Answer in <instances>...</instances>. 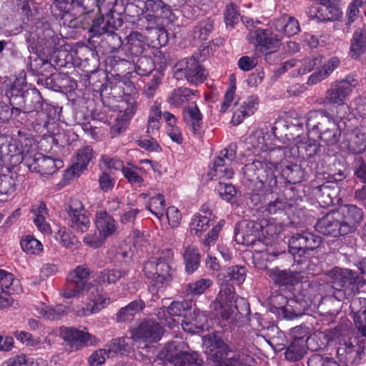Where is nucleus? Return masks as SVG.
<instances>
[{"instance_id": "nucleus-23", "label": "nucleus", "mask_w": 366, "mask_h": 366, "mask_svg": "<svg viewBox=\"0 0 366 366\" xmlns=\"http://www.w3.org/2000/svg\"><path fill=\"white\" fill-rule=\"evenodd\" d=\"M250 42L265 49L277 48L280 44V36L278 34H272L269 29H255L250 31L248 35Z\"/></svg>"}, {"instance_id": "nucleus-35", "label": "nucleus", "mask_w": 366, "mask_h": 366, "mask_svg": "<svg viewBox=\"0 0 366 366\" xmlns=\"http://www.w3.org/2000/svg\"><path fill=\"white\" fill-rule=\"evenodd\" d=\"M287 255L288 254L286 252L270 251L267 249L265 251L261 252L259 256L255 258V265L257 268L267 272V269H270L267 264L268 262L272 263L280 258L284 259Z\"/></svg>"}, {"instance_id": "nucleus-29", "label": "nucleus", "mask_w": 366, "mask_h": 366, "mask_svg": "<svg viewBox=\"0 0 366 366\" xmlns=\"http://www.w3.org/2000/svg\"><path fill=\"white\" fill-rule=\"evenodd\" d=\"M337 353L340 360L344 361L347 366H355L362 358V352L359 348L351 343H346L339 347Z\"/></svg>"}, {"instance_id": "nucleus-31", "label": "nucleus", "mask_w": 366, "mask_h": 366, "mask_svg": "<svg viewBox=\"0 0 366 366\" xmlns=\"http://www.w3.org/2000/svg\"><path fill=\"white\" fill-rule=\"evenodd\" d=\"M36 310L41 317L49 320H58L67 313L66 307L61 305L51 307L39 303L36 306Z\"/></svg>"}, {"instance_id": "nucleus-27", "label": "nucleus", "mask_w": 366, "mask_h": 366, "mask_svg": "<svg viewBox=\"0 0 366 366\" xmlns=\"http://www.w3.org/2000/svg\"><path fill=\"white\" fill-rule=\"evenodd\" d=\"M236 235L241 236L245 244L253 243L262 237V224L252 220H244Z\"/></svg>"}, {"instance_id": "nucleus-61", "label": "nucleus", "mask_w": 366, "mask_h": 366, "mask_svg": "<svg viewBox=\"0 0 366 366\" xmlns=\"http://www.w3.org/2000/svg\"><path fill=\"white\" fill-rule=\"evenodd\" d=\"M111 28L112 27L109 21H106L103 16H99L93 21L91 31L97 35H101L112 31Z\"/></svg>"}, {"instance_id": "nucleus-62", "label": "nucleus", "mask_w": 366, "mask_h": 366, "mask_svg": "<svg viewBox=\"0 0 366 366\" xmlns=\"http://www.w3.org/2000/svg\"><path fill=\"white\" fill-rule=\"evenodd\" d=\"M221 229L222 224L219 223L214 225L205 235L204 238L202 240V242L205 247L209 249L212 246H214L216 244Z\"/></svg>"}, {"instance_id": "nucleus-63", "label": "nucleus", "mask_w": 366, "mask_h": 366, "mask_svg": "<svg viewBox=\"0 0 366 366\" xmlns=\"http://www.w3.org/2000/svg\"><path fill=\"white\" fill-rule=\"evenodd\" d=\"M366 4V0H354L349 5L347 11L348 23L350 24L355 21L360 13V8Z\"/></svg>"}, {"instance_id": "nucleus-39", "label": "nucleus", "mask_w": 366, "mask_h": 366, "mask_svg": "<svg viewBox=\"0 0 366 366\" xmlns=\"http://www.w3.org/2000/svg\"><path fill=\"white\" fill-rule=\"evenodd\" d=\"M132 347L129 344V338L124 337L114 339L109 345L108 357L114 355H126L130 352Z\"/></svg>"}, {"instance_id": "nucleus-36", "label": "nucleus", "mask_w": 366, "mask_h": 366, "mask_svg": "<svg viewBox=\"0 0 366 366\" xmlns=\"http://www.w3.org/2000/svg\"><path fill=\"white\" fill-rule=\"evenodd\" d=\"M306 309V303L300 302L295 299L287 300L282 308V314L286 319L293 320L304 315Z\"/></svg>"}, {"instance_id": "nucleus-51", "label": "nucleus", "mask_w": 366, "mask_h": 366, "mask_svg": "<svg viewBox=\"0 0 366 366\" xmlns=\"http://www.w3.org/2000/svg\"><path fill=\"white\" fill-rule=\"evenodd\" d=\"M212 284L213 282L209 279H201L194 282L188 284L186 291L188 295H200L203 294L206 290L209 288Z\"/></svg>"}, {"instance_id": "nucleus-45", "label": "nucleus", "mask_w": 366, "mask_h": 366, "mask_svg": "<svg viewBox=\"0 0 366 366\" xmlns=\"http://www.w3.org/2000/svg\"><path fill=\"white\" fill-rule=\"evenodd\" d=\"M165 207L166 204L164 197L160 194H157L150 198L147 205V209L161 220L164 216Z\"/></svg>"}, {"instance_id": "nucleus-41", "label": "nucleus", "mask_w": 366, "mask_h": 366, "mask_svg": "<svg viewBox=\"0 0 366 366\" xmlns=\"http://www.w3.org/2000/svg\"><path fill=\"white\" fill-rule=\"evenodd\" d=\"M210 219L209 217L195 214L189 224V230L192 235L200 237L203 232L209 227Z\"/></svg>"}, {"instance_id": "nucleus-15", "label": "nucleus", "mask_w": 366, "mask_h": 366, "mask_svg": "<svg viewBox=\"0 0 366 366\" xmlns=\"http://www.w3.org/2000/svg\"><path fill=\"white\" fill-rule=\"evenodd\" d=\"M60 336L74 350L95 345L98 342V339L89 332L74 327L61 328Z\"/></svg>"}, {"instance_id": "nucleus-49", "label": "nucleus", "mask_w": 366, "mask_h": 366, "mask_svg": "<svg viewBox=\"0 0 366 366\" xmlns=\"http://www.w3.org/2000/svg\"><path fill=\"white\" fill-rule=\"evenodd\" d=\"M299 154L302 158H311L320 151V144L314 139H309L297 146Z\"/></svg>"}, {"instance_id": "nucleus-37", "label": "nucleus", "mask_w": 366, "mask_h": 366, "mask_svg": "<svg viewBox=\"0 0 366 366\" xmlns=\"http://www.w3.org/2000/svg\"><path fill=\"white\" fill-rule=\"evenodd\" d=\"M201 254L196 247H188L184 250V269L187 273L192 274L200 264Z\"/></svg>"}, {"instance_id": "nucleus-20", "label": "nucleus", "mask_w": 366, "mask_h": 366, "mask_svg": "<svg viewBox=\"0 0 366 366\" xmlns=\"http://www.w3.org/2000/svg\"><path fill=\"white\" fill-rule=\"evenodd\" d=\"M267 276L269 277L274 284L286 290H291V287L298 284L301 280L300 272L287 269H279L277 267L267 269Z\"/></svg>"}, {"instance_id": "nucleus-8", "label": "nucleus", "mask_w": 366, "mask_h": 366, "mask_svg": "<svg viewBox=\"0 0 366 366\" xmlns=\"http://www.w3.org/2000/svg\"><path fill=\"white\" fill-rule=\"evenodd\" d=\"M162 327L152 319L145 320L130 330L131 338L139 347H149L159 342L163 335Z\"/></svg>"}, {"instance_id": "nucleus-64", "label": "nucleus", "mask_w": 366, "mask_h": 366, "mask_svg": "<svg viewBox=\"0 0 366 366\" xmlns=\"http://www.w3.org/2000/svg\"><path fill=\"white\" fill-rule=\"evenodd\" d=\"M108 357V350H97L89 357V362L90 366H100L103 365Z\"/></svg>"}, {"instance_id": "nucleus-4", "label": "nucleus", "mask_w": 366, "mask_h": 366, "mask_svg": "<svg viewBox=\"0 0 366 366\" xmlns=\"http://www.w3.org/2000/svg\"><path fill=\"white\" fill-rule=\"evenodd\" d=\"M294 337L292 341L286 347L284 352L287 360L295 362L302 360L307 353V350H318L325 347V342L321 340L322 338L326 340L327 337L322 332H315L307 336V332L301 328L295 327L294 329Z\"/></svg>"}, {"instance_id": "nucleus-13", "label": "nucleus", "mask_w": 366, "mask_h": 366, "mask_svg": "<svg viewBox=\"0 0 366 366\" xmlns=\"http://www.w3.org/2000/svg\"><path fill=\"white\" fill-rule=\"evenodd\" d=\"M357 85V80L352 76L332 82L326 92L325 102L327 104L344 106L346 99Z\"/></svg>"}, {"instance_id": "nucleus-11", "label": "nucleus", "mask_w": 366, "mask_h": 366, "mask_svg": "<svg viewBox=\"0 0 366 366\" xmlns=\"http://www.w3.org/2000/svg\"><path fill=\"white\" fill-rule=\"evenodd\" d=\"M198 99L197 90L184 88V102H189L184 105V122L194 135L200 134L202 126V114L196 103Z\"/></svg>"}, {"instance_id": "nucleus-48", "label": "nucleus", "mask_w": 366, "mask_h": 366, "mask_svg": "<svg viewBox=\"0 0 366 366\" xmlns=\"http://www.w3.org/2000/svg\"><path fill=\"white\" fill-rule=\"evenodd\" d=\"M128 271L119 269H105L101 272L97 277V283H114L120 278L127 275Z\"/></svg>"}, {"instance_id": "nucleus-28", "label": "nucleus", "mask_w": 366, "mask_h": 366, "mask_svg": "<svg viewBox=\"0 0 366 366\" xmlns=\"http://www.w3.org/2000/svg\"><path fill=\"white\" fill-rule=\"evenodd\" d=\"M342 144L349 152L360 154L366 149V137L359 130H353L345 135Z\"/></svg>"}, {"instance_id": "nucleus-26", "label": "nucleus", "mask_w": 366, "mask_h": 366, "mask_svg": "<svg viewBox=\"0 0 366 366\" xmlns=\"http://www.w3.org/2000/svg\"><path fill=\"white\" fill-rule=\"evenodd\" d=\"M94 223L97 229L105 238L114 234L117 229V222L106 211L99 209L95 214Z\"/></svg>"}, {"instance_id": "nucleus-7", "label": "nucleus", "mask_w": 366, "mask_h": 366, "mask_svg": "<svg viewBox=\"0 0 366 366\" xmlns=\"http://www.w3.org/2000/svg\"><path fill=\"white\" fill-rule=\"evenodd\" d=\"M81 297H86V302L85 307H77L74 310L78 317L97 313L110 304V299L103 292L102 287L97 282L84 290Z\"/></svg>"}, {"instance_id": "nucleus-17", "label": "nucleus", "mask_w": 366, "mask_h": 366, "mask_svg": "<svg viewBox=\"0 0 366 366\" xmlns=\"http://www.w3.org/2000/svg\"><path fill=\"white\" fill-rule=\"evenodd\" d=\"M342 226L336 210H332L318 219L315 228L320 233L336 237L347 234Z\"/></svg>"}, {"instance_id": "nucleus-53", "label": "nucleus", "mask_w": 366, "mask_h": 366, "mask_svg": "<svg viewBox=\"0 0 366 366\" xmlns=\"http://www.w3.org/2000/svg\"><path fill=\"white\" fill-rule=\"evenodd\" d=\"M6 366H43L38 360H34L25 355H20L9 358L6 362Z\"/></svg>"}, {"instance_id": "nucleus-10", "label": "nucleus", "mask_w": 366, "mask_h": 366, "mask_svg": "<svg viewBox=\"0 0 366 366\" xmlns=\"http://www.w3.org/2000/svg\"><path fill=\"white\" fill-rule=\"evenodd\" d=\"M322 242V237L315 233L308 231L297 232L289 239V252L294 256H305L320 247Z\"/></svg>"}, {"instance_id": "nucleus-16", "label": "nucleus", "mask_w": 366, "mask_h": 366, "mask_svg": "<svg viewBox=\"0 0 366 366\" xmlns=\"http://www.w3.org/2000/svg\"><path fill=\"white\" fill-rule=\"evenodd\" d=\"M69 226L75 232L84 233L89 230L91 222L85 214L84 208L81 202L73 200L67 209Z\"/></svg>"}, {"instance_id": "nucleus-1", "label": "nucleus", "mask_w": 366, "mask_h": 366, "mask_svg": "<svg viewBox=\"0 0 366 366\" xmlns=\"http://www.w3.org/2000/svg\"><path fill=\"white\" fill-rule=\"evenodd\" d=\"M36 145L30 134L18 132L17 137L0 136V154L3 157H10L14 164H19L24 160L31 171L38 172L42 176L51 175L62 167L63 162L41 153H35Z\"/></svg>"}, {"instance_id": "nucleus-30", "label": "nucleus", "mask_w": 366, "mask_h": 366, "mask_svg": "<svg viewBox=\"0 0 366 366\" xmlns=\"http://www.w3.org/2000/svg\"><path fill=\"white\" fill-rule=\"evenodd\" d=\"M229 164L225 162L223 157L216 158L213 163L209 174L214 180L223 181L232 178L234 172L229 167Z\"/></svg>"}, {"instance_id": "nucleus-2", "label": "nucleus", "mask_w": 366, "mask_h": 366, "mask_svg": "<svg viewBox=\"0 0 366 366\" xmlns=\"http://www.w3.org/2000/svg\"><path fill=\"white\" fill-rule=\"evenodd\" d=\"M290 149L277 147L269 150L267 161L254 160L245 164L243 175L245 181L257 191L272 192L277 187V164L282 161Z\"/></svg>"}, {"instance_id": "nucleus-25", "label": "nucleus", "mask_w": 366, "mask_h": 366, "mask_svg": "<svg viewBox=\"0 0 366 366\" xmlns=\"http://www.w3.org/2000/svg\"><path fill=\"white\" fill-rule=\"evenodd\" d=\"M93 156V151L90 147L86 146L79 149L76 152L73 165L66 170V175L69 177H79L86 168Z\"/></svg>"}, {"instance_id": "nucleus-38", "label": "nucleus", "mask_w": 366, "mask_h": 366, "mask_svg": "<svg viewBox=\"0 0 366 366\" xmlns=\"http://www.w3.org/2000/svg\"><path fill=\"white\" fill-rule=\"evenodd\" d=\"M147 12L149 16H154L155 19L167 18L170 10L167 5H164L161 0H147L145 3Z\"/></svg>"}, {"instance_id": "nucleus-50", "label": "nucleus", "mask_w": 366, "mask_h": 366, "mask_svg": "<svg viewBox=\"0 0 366 366\" xmlns=\"http://www.w3.org/2000/svg\"><path fill=\"white\" fill-rule=\"evenodd\" d=\"M214 24L213 21L207 19L202 21H200L193 30L194 38L198 39L200 40H206L207 39L209 35L213 30Z\"/></svg>"}, {"instance_id": "nucleus-57", "label": "nucleus", "mask_w": 366, "mask_h": 366, "mask_svg": "<svg viewBox=\"0 0 366 366\" xmlns=\"http://www.w3.org/2000/svg\"><path fill=\"white\" fill-rule=\"evenodd\" d=\"M162 118V112L160 110V104L155 102L152 107L149 119L148 130H157L159 127V119Z\"/></svg>"}, {"instance_id": "nucleus-43", "label": "nucleus", "mask_w": 366, "mask_h": 366, "mask_svg": "<svg viewBox=\"0 0 366 366\" xmlns=\"http://www.w3.org/2000/svg\"><path fill=\"white\" fill-rule=\"evenodd\" d=\"M357 302L363 303L365 307H362L355 312L354 317L355 325L362 336L366 337V299H363L362 301L360 300H354L351 307L352 308L355 307Z\"/></svg>"}, {"instance_id": "nucleus-59", "label": "nucleus", "mask_w": 366, "mask_h": 366, "mask_svg": "<svg viewBox=\"0 0 366 366\" xmlns=\"http://www.w3.org/2000/svg\"><path fill=\"white\" fill-rule=\"evenodd\" d=\"M14 191V180L7 175L0 177V200L6 201L5 196L11 194Z\"/></svg>"}, {"instance_id": "nucleus-55", "label": "nucleus", "mask_w": 366, "mask_h": 366, "mask_svg": "<svg viewBox=\"0 0 366 366\" xmlns=\"http://www.w3.org/2000/svg\"><path fill=\"white\" fill-rule=\"evenodd\" d=\"M239 14L234 4H229L224 11V22L227 28L233 29L239 23Z\"/></svg>"}, {"instance_id": "nucleus-3", "label": "nucleus", "mask_w": 366, "mask_h": 366, "mask_svg": "<svg viewBox=\"0 0 366 366\" xmlns=\"http://www.w3.org/2000/svg\"><path fill=\"white\" fill-rule=\"evenodd\" d=\"M332 295L338 301L353 297L364 285L363 276L350 269L335 267L328 272Z\"/></svg>"}, {"instance_id": "nucleus-60", "label": "nucleus", "mask_w": 366, "mask_h": 366, "mask_svg": "<svg viewBox=\"0 0 366 366\" xmlns=\"http://www.w3.org/2000/svg\"><path fill=\"white\" fill-rule=\"evenodd\" d=\"M106 239L101 233L95 232L86 234L83 237V242L90 247L98 248L103 244Z\"/></svg>"}, {"instance_id": "nucleus-44", "label": "nucleus", "mask_w": 366, "mask_h": 366, "mask_svg": "<svg viewBox=\"0 0 366 366\" xmlns=\"http://www.w3.org/2000/svg\"><path fill=\"white\" fill-rule=\"evenodd\" d=\"M24 110L26 112H31L36 111L41 107V101L40 93L33 89L31 92H26L24 94Z\"/></svg>"}, {"instance_id": "nucleus-32", "label": "nucleus", "mask_w": 366, "mask_h": 366, "mask_svg": "<svg viewBox=\"0 0 366 366\" xmlns=\"http://www.w3.org/2000/svg\"><path fill=\"white\" fill-rule=\"evenodd\" d=\"M34 213V222L38 229L44 234H49L51 232L50 225L46 222L48 217V211L46 204L41 202L34 205L31 209Z\"/></svg>"}, {"instance_id": "nucleus-19", "label": "nucleus", "mask_w": 366, "mask_h": 366, "mask_svg": "<svg viewBox=\"0 0 366 366\" xmlns=\"http://www.w3.org/2000/svg\"><path fill=\"white\" fill-rule=\"evenodd\" d=\"M206 52H208V49L204 46L198 53L194 54L187 62L185 77L192 84L202 82L207 78V73L199 63L206 57Z\"/></svg>"}, {"instance_id": "nucleus-5", "label": "nucleus", "mask_w": 366, "mask_h": 366, "mask_svg": "<svg viewBox=\"0 0 366 366\" xmlns=\"http://www.w3.org/2000/svg\"><path fill=\"white\" fill-rule=\"evenodd\" d=\"M307 127L310 129L317 130L319 138L327 145H335L340 140L341 129L339 125L324 109L310 112Z\"/></svg>"}, {"instance_id": "nucleus-52", "label": "nucleus", "mask_w": 366, "mask_h": 366, "mask_svg": "<svg viewBox=\"0 0 366 366\" xmlns=\"http://www.w3.org/2000/svg\"><path fill=\"white\" fill-rule=\"evenodd\" d=\"M247 270L243 266H232L229 267L227 270V274L224 278H228V280H232L237 285L242 284L246 277Z\"/></svg>"}, {"instance_id": "nucleus-14", "label": "nucleus", "mask_w": 366, "mask_h": 366, "mask_svg": "<svg viewBox=\"0 0 366 366\" xmlns=\"http://www.w3.org/2000/svg\"><path fill=\"white\" fill-rule=\"evenodd\" d=\"M236 302L234 287L230 285L222 286L214 302V309L219 310V314L224 320H229L239 312Z\"/></svg>"}, {"instance_id": "nucleus-21", "label": "nucleus", "mask_w": 366, "mask_h": 366, "mask_svg": "<svg viewBox=\"0 0 366 366\" xmlns=\"http://www.w3.org/2000/svg\"><path fill=\"white\" fill-rule=\"evenodd\" d=\"M340 187L336 182H326L317 188V201L322 207H328L339 202Z\"/></svg>"}, {"instance_id": "nucleus-58", "label": "nucleus", "mask_w": 366, "mask_h": 366, "mask_svg": "<svg viewBox=\"0 0 366 366\" xmlns=\"http://www.w3.org/2000/svg\"><path fill=\"white\" fill-rule=\"evenodd\" d=\"M216 189L219 196L224 200L229 202L236 194L235 187L230 183L219 181Z\"/></svg>"}, {"instance_id": "nucleus-12", "label": "nucleus", "mask_w": 366, "mask_h": 366, "mask_svg": "<svg viewBox=\"0 0 366 366\" xmlns=\"http://www.w3.org/2000/svg\"><path fill=\"white\" fill-rule=\"evenodd\" d=\"M203 346L208 358L217 364L221 363L223 357L229 352H238L237 346L227 344L220 337L214 335L204 336Z\"/></svg>"}, {"instance_id": "nucleus-24", "label": "nucleus", "mask_w": 366, "mask_h": 366, "mask_svg": "<svg viewBox=\"0 0 366 366\" xmlns=\"http://www.w3.org/2000/svg\"><path fill=\"white\" fill-rule=\"evenodd\" d=\"M158 357L173 366H183V344L177 341L169 342L159 352Z\"/></svg>"}, {"instance_id": "nucleus-9", "label": "nucleus", "mask_w": 366, "mask_h": 366, "mask_svg": "<svg viewBox=\"0 0 366 366\" xmlns=\"http://www.w3.org/2000/svg\"><path fill=\"white\" fill-rule=\"evenodd\" d=\"M89 274L90 270L88 267L77 266L68 275L67 285L61 293L62 297L66 299L81 297V293L97 282L96 280L88 282Z\"/></svg>"}, {"instance_id": "nucleus-56", "label": "nucleus", "mask_w": 366, "mask_h": 366, "mask_svg": "<svg viewBox=\"0 0 366 366\" xmlns=\"http://www.w3.org/2000/svg\"><path fill=\"white\" fill-rule=\"evenodd\" d=\"M137 170L142 172L143 169L137 167H127L123 168L122 173L129 182L136 186H141L144 179L138 173Z\"/></svg>"}, {"instance_id": "nucleus-46", "label": "nucleus", "mask_w": 366, "mask_h": 366, "mask_svg": "<svg viewBox=\"0 0 366 366\" xmlns=\"http://www.w3.org/2000/svg\"><path fill=\"white\" fill-rule=\"evenodd\" d=\"M281 172L282 177L289 183L296 184L302 179V171L300 165L296 164L284 166Z\"/></svg>"}, {"instance_id": "nucleus-40", "label": "nucleus", "mask_w": 366, "mask_h": 366, "mask_svg": "<svg viewBox=\"0 0 366 366\" xmlns=\"http://www.w3.org/2000/svg\"><path fill=\"white\" fill-rule=\"evenodd\" d=\"M366 49V31L358 29L353 34L351 41L350 53L352 56L358 57Z\"/></svg>"}, {"instance_id": "nucleus-6", "label": "nucleus", "mask_w": 366, "mask_h": 366, "mask_svg": "<svg viewBox=\"0 0 366 366\" xmlns=\"http://www.w3.org/2000/svg\"><path fill=\"white\" fill-rule=\"evenodd\" d=\"M170 254V250L162 251L161 256L152 257L144 266L145 274L152 279V286L158 290L162 288L164 282L169 280L170 267L167 257H169Z\"/></svg>"}, {"instance_id": "nucleus-54", "label": "nucleus", "mask_w": 366, "mask_h": 366, "mask_svg": "<svg viewBox=\"0 0 366 366\" xmlns=\"http://www.w3.org/2000/svg\"><path fill=\"white\" fill-rule=\"evenodd\" d=\"M55 238L66 248L72 247L77 242L75 236L65 227H61L58 230L55 234Z\"/></svg>"}, {"instance_id": "nucleus-47", "label": "nucleus", "mask_w": 366, "mask_h": 366, "mask_svg": "<svg viewBox=\"0 0 366 366\" xmlns=\"http://www.w3.org/2000/svg\"><path fill=\"white\" fill-rule=\"evenodd\" d=\"M21 247L24 252L29 254H39L43 250L41 242L31 235H27L22 238Z\"/></svg>"}, {"instance_id": "nucleus-18", "label": "nucleus", "mask_w": 366, "mask_h": 366, "mask_svg": "<svg viewBox=\"0 0 366 366\" xmlns=\"http://www.w3.org/2000/svg\"><path fill=\"white\" fill-rule=\"evenodd\" d=\"M342 222V229L347 234L355 231L363 218V212L355 205L348 204L336 209Z\"/></svg>"}, {"instance_id": "nucleus-33", "label": "nucleus", "mask_w": 366, "mask_h": 366, "mask_svg": "<svg viewBox=\"0 0 366 366\" xmlns=\"http://www.w3.org/2000/svg\"><path fill=\"white\" fill-rule=\"evenodd\" d=\"M144 307L145 304L142 300L132 301L119 310L117 314V319L119 322H129Z\"/></svg>"}, {"instance_id": "nucleus-34", "label": "nucleus", "mask_w": 366, "mask_h": 366, "mask_svg": "<svg viewBox=\"0 0 366 366\" xmlns=\"http://www.w3.org/2000/svg\"><path fill=\"white\" fill-rule=\"evenodd\" d=\"M0 288L2 292L9 295L17 293L20 290L19 280L13 274L0 269Z\"/></svg>"}, {"instance_id": "nucleus-22", "label": "nucleus", "mask_w": 366, "mask_h": 366, "mask_svg": "<svg viewBox=\"0 0 366 366\" xmlns=\"http://www.w3.org/2000/svg\"><path fill=\"white\" fill-rule=\"evenodd\" d=\"M250 42L265 49L277 48L280 44V36L278 34H272L269 29H255L250 31L248 35Z\"/></svg>"}, {"instance_id": "nucleus-42", "label": "nucleus", "mask_w": 366, "mask_h": 366, "mask_svg": "<svg viewBox=\"0 0 366 366\" xmlns=\"http://www.w3.org/2000/svg\"><path fill=\"white\" fill-rule=\"evenodd\" d=\"M264 132L262 129L254 131L247 138V143L254 149V153H259L267 151V145L265 142Z\"/></svg>"}]
</instances>
